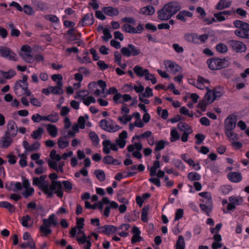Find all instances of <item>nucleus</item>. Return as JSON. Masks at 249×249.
Returning <instances> with one entry per match:
<instances>
[{"mask_svg":"<svg viewBox=\"0 0 249 249\" xmlns=\"http://www.w3.org/2000/svg\"><path fill=\"white\" fill-rule=\"evenodd\" d=\"M234 26L238 28L234 31V34L241 38L249 39V24L239 20L233 22Z\"/></svg>","mask_w":249,"mask_h":249,"instance_id":"1","label":"nucleus"},{"mask_svg":"<svg viewBox=\"0 0 249 249\" xmlns=\"http://www.w3.org/2000/svg\"><path fill=\"white\" fill-rule=\"evenodd\" d=\"M209 68L212 70H220L229 67L230 62L226 58H212L207 60Z\"/></svg>","mask_w":249,"mask_h":249,"instance_id":"2","label":"nucleus"},{"mask_svg":"<svg viewBox=\"0 0 249 249\" xmlns=\"http://www.w3.org/2000/svg\"><path fill=\"white\" fill-rule=\"evenodd\" d=\"M62 185L60 181L52 180L50 186L48 184V193H45L48 195V197H51L53 196V192L57 194V196L59 197H62Z\"/></svg>","mask_w":249,"mask_h":249,"instance_id":"3","label":"nucleus"},{"mask_svg":"<svg viewBox=\"0 0 249 249\" xmlns=\"http://www.w3.org/2000/svg\"><path fill=\"white\" fill-rule=\"evenodd\" d=\"M0 56L11 61L18 60L17 54L10 48L5 46H0Z\"/></svg>","mask_w":249,"mask_h":249,"instance_id":"4","label":"nucleus"},{"mask_svg":"<svg viewBox=\"0 0 249 249\" xmlns=\"http://www.w3.org/2000/svg\"><path fill=\"white\" fill-rule=\"evenodd\" d=\"M128 47H123L121 50L122 54L126 57H129L131 55L136 56L141 53V50L134 45L129 44Z\"/></svg>","mask_w":249,"mask_h":249,"instance_id":"5","label":"nucleus"},{"mask_svg":"<svg viewBox=\"0 0 249 249\" xmlns=\"http://www.w3.org/2000/svg\"><path fill=\"white\" fill-rule=\"evenodd\" d=\"M207 93L205 94V98L207 99V101L212 103L214 100H218L222 96V93L217 89H214L213 90H211L209 87H206Z\"/></svg>","mask_w":249,"mask_h":249,"instance_id":"6","label":"nucleus"},{"mask_svg":"<svg viewBox=\"0 0 249 249\" xmlns=\"http://www.w3.org/2000/svg\"><path fill=\"white\" fill-rule=\"evenodd\" d=\"M237 121V116L231 114L225 120V130H233L236 126Z\"/></svg>","mask_w":249,"mask_h":249,"instance_id":"7","label":"nucleus"},{"mask_svg":"<svg viewBox=\"0 0 249 249\" xmlns=\"http://www.w3.org/2000/svg\"><path fill=\"white\" fill-rule=\"evenodd\" d=\"M228 44L236 52H245L246 50V46L243 42L239 41L229 40Z\"/></svg>","mask_w":249,"mask_h":249,"instance_id":"8","label":"nucleus"},{"mask_svg":"<svg viewBox=\"0 0 249 249\" xmlns=\"http://www.w3.org/2000/svg\"><path fill=\"white\" fill-rule=\"evenodd\" d=\"M169 11L174 16L181 9L180 3L178 1H174L169 2L164 5Z\"/></svg>","mask_w":249,"mask_h":249,"instance_id":"9","label":"nucleus"},{"mask_svg":"<svg viewBox=\"0 0 249 249\" xmlns=\"http://www.w3.org/2000/svg\"><path fill=\"white\" fill-rule=\"evenodd\" d=\"M158 18L160 20H167L173 16L168 9L164 6L158 12Z\"/></svg>","mask_w":249,"mask_h":249,"instance_id":"10","label":"nucleus"},{"mask_svg":"<svg viewBox=\"0 0 249 249\" xmlns=\"http://www.w3.org/2000/svg\"><path fill=\"white\" fill-rule=\"evenodd\" d=\"M28 76L26 75L22 76V79L17 81L14 86V90L16 94H18V90L19 88L22 89L23 87H28L27 82Z\"/></svg>","mask_w":249,"mask_h":249,"instance_id":"11","label":"nucleus"},{"mask_svg":"<svg viewBox=\"0 0 249 249\" xmlns=\"http://www.w3.org/2000/svg\"><path fill=\"white\" fill-rule=\"evenodd\" d=\"M43 225L40 227V231L43 233L42 235L47 236L52 232L49 228L52 225L47 219H44Z\"/></svg>","mask_w":249,"mask_h":249,"instance_id":"12","label":"nucleus"},{"mask_svg":"<svg viewBox=\"0 0 249 249\" xmlns=\"http://www.w3.org/2000/svg\"><path fill=\"white\" fill-rule=\"evenodd\" d=\"M7 128L8 132L6 133L8 134V135H11V137H15L17 135L18 129L16 128H17V126L13 120H10L8 121Z\"/></svg>","mask_w":249,"mask_h":249,"instance_id":"13","label":"nucleus"},{"mask_svg":"<svg viewBox=\"0 0 249 249\" xmlns=\"http://www.w3.org/2000/svg\"><path fill=\"white\" fill-rule=\"evenodd\" d=\"M94 22L93 15L91 13L86 14L80 21V24L82 26H85V24L91 25L93 24Z\"/></svg>","mask_w":249,"mask_h":249,"instance_id":"14","label":"nucleus"},{"mask_svg":"<svg viewBox=\"0 0 249 249\" xmlns=\"http://www.w3.org/2000/svg\"><path fill=\"white\" fill-rule=\"evenodd\" d=\"M229 179L233 182H238L242 180L241 173L237 172H230L227 175Z\"/></svg>","mask_w":249,"mask_h":249,"instance_id":"15","label":"nucleus"},{"mask_svg":"<svg viewBox=\"0 0 249 249\" xmlns=\"http://www.w3.org/2000/svg\"><path fill=\"white\" fill-rule=\"evenodd\" d=\"M40 180L38 178L36 177L33 178V184L34 185L37 186L39 189L41 190L44 193H48V183H41Z\"/></svg>","mask_w":249,"mask_h":249,"instance_id":"16","label":"nucleus"},{"mask_svg":"<svg viewBox=\"0 0 249 249\" xmlns=\"http://www.w3.org/2000/svg\"><path fill=\"white\" fill-rule=\"evenodd\" d=\"M165 65L170 69L171 71L174 74L179 71L181 69L178 65L171 61H165Z\"/></svg>","mask_w":249,"mask_h":249,"instance_id":"17","label":"nucleus"},{"mask_svg":"<svg viewBox=\"0 0 249 249\" xmlns=\"http://www.w3.org/2000/svg\"><path fill=\"white\" fill-rule=\"evenodd\" d=\"M102 10L105 14L110 17L117 16L119 13L117 9L111 6L104 7Z\"/></svg>","mask_w":249,"mask_h":249,"instance_id":"18","label":"nucleus"},{"mask_svg":"<svg viewBox=\"0 0 249 249\" xmlns=\"http://www.w3.org/2000/svg\"><path fill=\"white\" fill-rule=\"evenodd\" d=\"M13 142V139L11 137V135H8L6 133L5 136L1 138V143L2 148H8Z\"/></svg>","mask_w":249,"mask_h":249,"instance_id":"19","label":"nucleus"},{"mask_svg":"<svg viewBox=\"0 0 249 249\" xmlns=\"http://www.w3.org/2000/svg\"><path fill=\"white\" fill-rule=\"evenodd\" d=\"M155 8L151 5H148L142 8L140 10V13L144 15L151 16L155 13Z\"/></svg>","mask_w":249,"mask_h":249,"instance_id":"20","label":"nucleus"},{"mask_svg":"<svg viewBox=\"0 0 249 249\" xmlns=\"http://www.w3.org/2000/svg\"><path fill=\"white\" fill-rule=\"evenodd\" d=\"M231 4V1H227V0H220L216 5V9L221 10L222 9L229 7Z\"/></svg>","mask_w":249,"mask_h":249,"instance_id":"21","label":"nucleus"},{"mask_svg":"<svg viewBox=\"0 0 249 249\" xmlns=\"http://www.w3.org/2000/svg\"><path fill=\"white\" fill-rule=\"evenodd\" d=\"M57 86L53 87L50 86V89H51V92L52 93L54 94H61L62 91V82L60 81H58L57 82Z\"/></svg>","mask_w":249,"mask_h":249,"instance_id":"22","label":"nucleus"},{"mask_svg":"<svg viewBox=\"0 0 249 249\" xmlns=\"http://www.w3.org/2000/svg\"><path fill=\"white\" fill-rule=\"evenodd\" d=\"M185 39L193 43H198V36L194 33L186 34L184 36Z\"/></svg>","mask_w":249,"mask_h":249,"instance_id":"23","label":"nucleus"},{"mask_svg":"<svg viewBox=\"0 0 249 249\" xmlns=\"http://www.w3.org/2000/svg\"><path fill=\"white\" fill-rule=\"evenodd\" d=\"M79 126H78V124H74L72 127V130H69L68 131V133L65 136V138H73L75 137V134L78 133L79 131Z\"/></svg>","mask_w":249,"mask_h":249,"instance_id":"24","label":"nucleus"},{"mask_svg":"<svg viewBox=\"0 0 249 249\" xmlns=\"http://www.w3.org/2000/svg\"><path fill=\"white\" fill-rule=\"evenodd\" d=\"M199 195L205 199V200L202 201L203 203H206V204H212V197L208 192H201L199 194Z\"/></svg>","mask_w":249,"mask_h":249,"instance_id":"25","label":"nucleus"},{"mask_svg":"<svg viewBox=\"0 0 249 249\" xmlns=\"http://www.w3.org/2000/svg\"><path fill=\"white\" fill-rule=\"evenodd\" d=\"M0 207L6 208L11 213L15 211V206L7 201L0 202Z\"/></svg>","mask_w":249,"mask_h":249,"instance_id":"26","label":"nucleus"},{"mask_svg":"<svg viewBox=\"0 0 249 249\" xmlns=\"http://www.w3.org/2000/svg\"><path fill=\"white\" fill-rule=\"evenodd\" d=\"M48 162L50 168L57 170V172L62 173V164L60 163L59 164L58 169H57V163L56 161L51 160H49Z\"/></svg>","mask_w":249,"mask_h":249,"instance_id":"27","label":"nucleus"},{"mask_svg":"<svg viewBox=\"0 0 249 249\" xmlns=\"http://www.w3.org/2000/svg\"><path fill=\"white\" fill-rule=\"evenodd\" d=\"M43 119H44V121H48L50 122L55 123L58 120L59 115L58 113L55 112L48 116H45V118Z\"/></svg>","mask_w":249,"mask_h":249,"instance_id":"28","label":"nucleus"},{"mask_svg":"<svg viewBox=\"0 0 249 249\" xmlns=\"http://www.w3.org/2000/svg\"><path fill=\"white\" fill-rule=\"evenodd\" d=\"M123 30L124 32L130 33V34H137L138 33V30H136V28L132 27L131 25L128 24H124L123 27Z\"/></svg>","mask_w":249,"mask_h":249,"instance_id":"29","label":"nucleus"},{"mask_svg":"<svg viewBox=\"0 0 249 249\" xmlns=\"http://www.w3.org/2000/svg\"><path fill=\"white\" fill-rule=\"evenodd\" d=\"M34 5L41 11L46 10L48 9L47 4L40 0H35Z\"/></svg>","mask_w":249,"mask_h":249,"instance_id":"30","label":"nucleus"},{"mask_svg":"<svg viewBox=\"0 0 249 249\" xmlns=\"http://www.w3.org/2000/svg\"><path fill=\"white\" fill-rule=\"evenodd\" d=\"M47 131L52 137L54 138L57 136V129L55 125L51 124H48L47 126Z\"/></svg>","mask_w":249,"mask_h":249,"instance_id":"31","label":"nucleus"},{"mask_svg":"<svg viewBox=\"0 0 249 249\" xmlns=\"http://www.w3.org/2000/svg\"><path fill=\"white\" fill-rule=\"evenodd\" d=\"M176 249H185V242L182 236L179 235L177 241Z\"/></svg>","mask_w":249,"mask_h":249,"instance_id":"32","label":"nucleus"},{"mask_svg":"<svg viewBox=\"0 0 249 249\" xmlns=\"http://www.w3.org/2000/svg\"><path fill=\"white\" fill-rule=\"evenodd\" d=\"M226 136L229 140H237L238 136L237 134L233 132V130H225Z\"/></svg>","mask_w":249,"mask_h":249,"instance_id":"33","label":"nucleus"},{"mask_svg":"<svg viewBox=\"0 0 249 249\" xmlns=\"http://www.w3.org/2000/svg\"><path fill=\"white\" fill-rule=\"evenodd\" d=\"M148 70V69H144L142 67L137 65L135 66L133 69V71L134 72L137 74L138 76L143 77L144 76V71Z\"/></svg>","mask_w":249,"mask_h":249,"instance_id":"34","label":"nucleus"},{"mask_svg":"<svg viewBox=\"0 0 249 249\" xmlns=\"http://www.w3.org/2000/svg\"><path fill=\"white\" fill-rule=\"evenodd\" d=\"M149 210V207L148 205L144 206L142 209L141 219H142V220L144 222H146L147 221V215L148 214Z\"/></svg>","mask_w":249,"mask_h":249,"instance_id":"35","label":"nucleus"},{"mask_svg":"<svg viewBox=\"0 0 249 249\" xmlns=\"http://www.w3.org/2000/svg\"><path fill=\"white\" fill-rule=\"evenodd\" d=\"M103 162L106 164L116 165V162H118V160L114 159L111 156H107L103 159Z\"/></svg>","mask_w":249,"mask_h":249,"instance_id":"36","label":"nucleus"},{"mask_svg":"<svg viewBox=\"0 0 249 249\" xmlns=\"http://www.w3.org/2000/svg\"><path fill=\"white\" fill-rule=\"evenodd\" d=\"M1 72L2 74V76L7 79H9L12 78L16 74V72L15 71L11 69L9 70L8 71H2Z\"/></svg>","mask_w":249,"mask_h":249,"instance_id":"37","label":"nucleus"},{"mask_svg":"<svg viewBox=\"0 0 249 249\" xmlns=\"http://www.w3.org/2000/svg\"><path fill=\"white\" fill-rule=\"evenodd\" d=\"M199 207L201 208V210L205 212L208 216H209V213L212 210V204H200L199 205Z\"/></svg>","mask_w":249,"mask_h":249,"instance_id":"38","label":"nucleus"},{"mask_svg":"<svg viewBox=\"0 0 249 249\" xmlns=\"http://www.w3.org/2000/svg\"><path fill=\"white\" fill-rule=\"evenodd\" d=\"M210 102L207 101V99L205 98V96L204 99L200 101L197 105V107L201 109V111H204L206 110V106L208 104H210Z\"/></svg>","mask_w":249,"mask_h":249,"instance_id":"39","label":"nucleus"},{"mask_svg":"<svg viewBox=\"0 0 249 249\" xmlns=\"http://www.w3.org/2000/svg\"><path fill=\"white\" fill-rule=\"evenodd\" d=\"M109 144H111V141L109 140H105L103 142V151L106 154H109L110 153V147L109 148Z\"/></svg>","mask_w":249,"mask_h":249,"instance_id":"40","label":"nucleus"},{"mask_svg":"<svg viewBox=\"0 0 249 249\" xmlns=\"http://www.w3.org/2000/svg\"><path fill=\"white\" fill-rule=\"evenodd\" d=\"M43 129L41 127H38L36 130L34 131L32 134V137L34 139H38L41 137V136L43 133Z\"/></svg>","mask_w":249,"mask_h":249,"instance_id":"41","label":"nucleus"},{"mask_svg":"<svg viewBox=\"0 0 249 249\" xmlns=\"http://www.w3.org/2000/svg\"><path fill=\"white\" fill-rule=\"evenodd\" d=\"M78 234H82V236L81 237L79 236L76 237V240L77 241V242L82 244L86 243L87 237L84 232L82 230H79Z\"/></svg>","mask_w":249,"mask_h":249,"instance_id":"42","label":"nucleus"},{"mask_svg":"<svg viewBox=\"0 0 249 249\" xmlns=\"http://www.w3.org/2000/svg\"><path fill=\"white\" fill-rule=\"evenodd\" d=\"M94 174L99 181H103L105 180L106 175L103 171L101 170H97L94 171Z\"/></svg>","mask_w":249,"mask_h":249,"instance_id":"43","label":"nucleus"},{"mask_svg":"<svg viewBox=\"0 0 249 249\" xmlns=\"http://www.w3.org/2000/svg\"><path fill=\"white\" fill-rule=\"evenodd\" d=\"M178 127L181 131H184V132L186 131H192L191 127L185 123H179L178 124Z\"/></svg>","mask_w":249,"mask_h":249,"instance_id":"44","label":"nucleus"},{"mask_svg":"<svg viewBox=\"0 0 249 249\" xmlns=\"http://www.w3.org/2000/svg\"><path fill=\"white\" fill-rule=\"evenodd\" d=\"M89 137L92 142L95 143V145H97L98 144L99 141V137L95 132L90 131L89 133Z\"/></svg>","mask_w":249,"mask_h":249,"instance_id":"45","label":"nucleus"},{"mask_svg":"<svg viewBox=\"0 0 249 249\" xmlns=\"http://www.w3.org/2000/svg\"><path fill=\"white\" fill-rule=\"evenodd\" d=\"M187 177L191 181L198 180L200 179V176L196 172H190L188 175Z\"/></svg>","mask_w":249,"mask_h":249,"instance_id":"46","label":"nucleus"},{"mask_svg":"<svg viewBox=\"0 0 249 249\" xmlns=\"http://www.w3.org/2000/svg\"><path fill=\"white\" fill-rule=\"evenodd\" d=\"M50 157L52 160H55L56 161H59L62 159V157L56 153L55 150H52L50 154Z\"/></svg>","mask_w":249,"mask_h":249,"instance_id":"47","label":"nucleus"},{"mask_svg":"<svg viewBox=\"0 0 249 249\" xmlns=\"http://www.w3.org/2000/svg\"><path fill=\"white\" fill-rule=\"evenodd\" d=\"M22 58L27 63H32L34 61V58L30 53H25L20 54Z\"/></svg>","mask_w":249,"mask_h":249,"instance_id":"48","label":"nucleus"},{"mask_svg":"<svg viewBox=\"0 0 249 249\" xmlns=\"http://www.w3.org/2000/svg\"><path fill=\"white\" fill-rule=\"evenodd\" d=\"M216 50L221 53H225L228 51V47L224 44L219 43L216 45Z\"/></svg>","mask_w":249,"mask_h":249,"instance_id":"49","label":"nucleus"},{"mask_svg":"<svg viewBox=\"0 0 249 249\" xmlns=\"http://www.w3.org/2000/svg\"><path fill=\"white\" fill-rule=\"evenodd\" d=\"M89 92L87 90H83L79 91L76 93V94L74 96V98L75 99H77L78 98H81L82 100L84 98H85V97L88 96L89 95Z\"/></svg>","mask_w":249,"mask_h":249,"instance_id":"50","label":"nucleus"},{"mask_svg":"<svg viewBox=\"0 0 249 249\" xmlns=\"http://www.w3.org/2000/svg\"><path fill=\"white\" fill-rule=\"evenodd\" d=\"M72 189V184L70 181L68 180L63 181V189H64L66 192L70 193Z\"/></svg>","mask_w":249,"mask_h":249,"instance_id":"51","label":"nucleus"},{"mask_svg":"<svg viewBox=\"0 0 249 249\" xmlns=\"http://www.w3.org/2000/svg\"><path fill=\"white\" fill-rule=\"evenodd\" d=\"M179 139V135L176 129H173L171 132L170 141L174 142Z\"/></svg>","mask_w":249,"mask_h":249,"instance_id":"52","label":"nucleus"},{"mask_svg":"<svg viewBox=\"0 0 249 249\" xmlns=\"http://www.w3.org/2000/svg\"><path fill=\"white\" fill-rule=\"evenodd\" d=\"M118 228L113 225H107V235H110L115 233Z\"/></svg>","mask_w":249,"mask_h":249,"instance_id":"53","label":"nucleus"},{"mask_svg":"<svg viewBox=\"0 0 249 249\" xmlns=\"http://www.w3.org/2000/svg\"><path fill=\"white\" fill-rule=\"evenodd\" d=\"M103 33L104 35V36H103V39L105 41H107L109 39L112 38V36L109 32V31L108 29L107 28H105L103 30Z\"/></svg>","mask_w":249,"mask_h":249,"instance_id":"54","label":"nucleus"},{"mask_svg":"<svg viewBox=\"0 0 249 249\" xmlns=\"http://www.w3.org/2000/svg\"><path fill=\"white\" fill-rule=\"evenodd\" d=\"M99 126L105 130H108V127L109 125V122L106 119H103L100 121Z\"/></svg>","mask_w":249,"mask_h":249,"instance_id":"55","label":"nucleus"},{"mask_svg":"<svg viewBox=\"0 0 249 249\" xmlns=\"http://www.w3.org/2000/svg\"><path fill=\"white\" fill-rule=\"evenodd\" d=\"M165 147V142L163 140H160L156 143L155 150L156 151H160L163 149Z\"/></svg>","mask_w":249,"mask_h":249,"instance_id":"56","label":"nucleus"},{"mask_svg":"<svg viewBox=\"0 0 249 249\" xmlns=\"http://www.w3.org/2000/svg\"><path fill=\"white\" fill-rule=\"evenodd\" d=\"M44 118H45V116H42L40 114L37 113L33 115L32 116L31 119L34 122L38 123L41 121H44V119H43Z\"/></svg>","mask_w":249,"mask_h":249,"instance_id":"57","label":"nucleus"},{"mask_svg":"<svg viewBox=\"0 0 249 249\" xmlns=\"http://www.w3.org/2000/svg\"><path fill=\"white\" fill-rule=\"evenodd\" d=\"M31 220V217L28 215L23 216L21 220V224L24 227L28 226V222Z\"/></svg>","mask_w":249,"mask_h":249,"instance_id":"58","label":"nucleus"},{"mask_svg":"<svg viewBox=\"0 0 249 249\" xmlns=\"http://www.w3.org/2000/svg\"><path fill=\"white\" fill-rule=\"evenodd\" d=\"M195 138L197 140L196 143L197 144H200L202 143L203 140H204L205 136L202 134L198 133L196 135Z\"/></svg>","mask_w":249,"mask_h":249,"instance_id":"59","label":"nucleus"},{"mask_svg":"<svg viewBox=\"0 0 249 249\" xmlns=\"http://www.w3.org/2000/svg\"><path fill=\"white\" fill-rule=\"evenodd\" d=\"M34 192V189L33 188H26L25 192L23 193V195L25 198H27L29 196H32Z\"/></svg>","mask_w":249,"mask_h":249,"instance_id":"60","label":"nucleus"},{"mask_svg":"<svg viewBox=\"0 0 249 249\" xmlns=\"http://www.w3.org/2000/svg\"><path fill=\"white\" fill-rule=\"evenodd\" d=\"M22 8L24 13L27 15H32L34 14L33 9L29 5H25Z\"/></svg>","mask_w":249,"mask_h":249,"instance_id":"61","label":"nucleus"},{"mask_svg":"<svg viewBox=\"0 0 249 249\" xmlns=\"http://www.w3.org/2000/svg\"><path fill=\"white\" fill-rule=\"evenodd\" d=\"M86 120L84 117L80 116L78 119V124H79V127L81 129H84L85 127Z\"/></svg>","mask_w":249,"mask_h":249,"instance_id":"62","label":"nucleus"},{"mask_svg":"<svg viewBox=\"0 0 249 249\" xmlns=\"http://www.w3.org/2000/svg\"><path fill=\"white\" fill-rule=\"evenodd\" d=\"M46 19L50 20L52 22H57L58 21L57 17L54 15H47L45 16Z\"/></svg>","mask_w":249,"mask_h":249,"instance_id":"63","label":"nucleus"},{"mask_svg":"<svg viewBox=\"0 0 249 249\" xmlns=\"http://www.w3.org/2000/svg\"><path fill=\"white\" fill-rule=\"evenodd\" d=\"M7 158H8V162L11 164H14L17 162V157L12 154H9L7 156Z\"/></svg>","mask_w":249,"mask_h":249,"instance_id":"64","label":"nucleus"}]
</instances>
